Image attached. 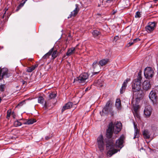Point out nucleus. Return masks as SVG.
Instances as JSON below:
<instances>
[{
    "label": "nucleus",
    "mask_w": 158,
    "mask_h": 158,
    "mask_svg": "<svg viewBox=\"0 0 158 158\" xmlns=\"http://www.w3.org/2000/svg\"><path fill=\"white\" fill-rule=\"evenodd\" d=\"M124 136H121L116 141L115 145L112 141L109 140L106 142V148L109 151L107 153V156L111 157L113 155L117 153L118 151H119L120 150L117 149L115 148H119L121 149L123 146Z\"/></svg>",
    "instance_id": "1"
},
{
    "label": "nucleus",
    "mask_w": 158,
    "mask_h": 158,
    "mask_svg": "<svg viewBox=\"0 0 158 158\" xmlns=\"http://www.w3.org/2000/svg\"><path fill=\"white\" fill-rule=\"evenodd\" d=\"M141 77L139 75L133 81V84L132 85L133 91L134 94H137L136 98H140L142 97L143 91L140 90L141 86Z\"/></svg>",
    "instance_id": "2"
},
{
    "label": "nucleus",
    "mask_w": 158,
    "mask_h": 158,
    "mask_svg": "<svg viewBox=\"0 0 158 158\" xmlns=\"http://www.w3.org/2000/svg\"><path fill=\"white\" fill-rule=\"evenodd\" d=\"M113 102L110 100H108L102 110V112H100L101 116L104 114L108 115L110 114L112 116L114 115V111L112 108Z\"/></svg>",
    "instance_id": "3"
},
{
    "label": "nucleus",
    "mask_w": 158,
    "mask_h": 158,
    "mask_svg": "<svg viewBox=\"0 0 158 158\" xmlns=\"http://www.w3.org/2000/svg\"><path fill=\"white\" fill-rule=\"evenodd\" d=\"M88 75L86 73H84L81 74L78 77L74 79V82L83 83L85 82L86 80L88 77Z\"/></svg>",
    "instance_id": "4"
},
{
    "label": "nucleus",
    "mask_w": 158,
    "mask_h": 158,
    "mask_svg": "<svg viewBox=\"0 0 158 158\" xmlns=\"http://www.w3.org/2000/svg\"><path fill=\"white\" fill-rule=\"evenodd\" d=\"M98 145L101 152H102L104 149L105 142L104 138L102 135H100L97 139Z\"/></svg>",
    "instance_id": "5"
},
{
    "label": "nucleus",
    "mask_w": 158,
    "mask_h": 158,
    "mask_svg": "<svg viewBox=\"0 0 158 158\" xmlns=\"http://www.w3.org/2000/svg\"><path fill=\"white\" fill-rule=\"evenodd\" d=\"M154 74L152 69L148 67L146 68L144 71V75L146 78L149 79L152 77Z\"/></svg>",
    "instance_id": "6"
},
{
    "label": "nucleus",
    "mask_w": 158,
    "mask_h": 158,
    "mask_svg": "<svg viewBox=\"0 0 158 158\" xmlns=\"http://www.w3.org/2000/svg\"><path fill=\"white\" fill-rule=\"evenodd\" d=\"M122 124L120 122H117L114 125L113 124L112 129L115 134H118L122 128Z\"/></svg>",
    "instance_id": "7"
},
{
    "label": "nucleus",
    "mask_w": 158,
    "mask_h": 158,
    "mask_svg": "<svg viewBox=\"0 0 158 158\" xmlns=\"http://www.w3.org/2000/svg\"><path fill=\"white\" fill-rule=\"evenodd\" d=\"M113 123L111 122L109 125L108 129L107 130L106 132V136L108 138H111L113 132L114 131L112 129Z\"/></svg>",
    "instance_id": "8"
},
{
    "label": "nucleus",
    "mask_w": 158,
    "mask_h": 158,
    "mask_svg": "<svg viewBox=\"0 0 158 158\" xmlns=\"http://www.w3.org/2000/svg\"><path fill=\"white\" fill-rule=\"evenodd\" d=\"M152 111V109L149 105L146 106L144 110V113L146 117L148 118L151 115Z\"/></svg>",
    "instance_id": "9"
},
{
    "label": "nucleus",
    "mask_w": 158,
    "mask_h": 158,
    "mask_svg": "<svg viewBox=\"0 0 158 158\" xmlns=\"http://www.w3.org/2000/svg\"><path fill=\"white\" fill-rule=\"evenodd\" d=\"M156 27V23L155 22H150L148 25L145 27L146 31L148 33L152 31Z\"/></svg>",
    "instance_id": "10"
},
{
    "label": "nucleus",
    "mask_w": 158,
    "mask_h": 158,
    "mask_svg": "<svg viewBox=\"0 0 158 158\" xmlns=\"http://www.w3.org/2000/svg\"><path fill=\"white\" fill-rule=\"evenodd\" d=\"M8 70L6 68H3L1 69H0V79L4 77H7Z\"/></svg>",
    "instance_id": "11"
},
{
    "label": "nucleus",
    "mask_w": 158,
    "mask_h": 158,
    "mask_svg": "<svg viewBox=\"0 0 158 158\" xmlns=\"http://www.w3.org/2000/svg\"><path fill=\"white\" fill-rule=\"evenodd\" d=\"M149 97L151 100L153 102V103H155L156 101L157 98L156 91L155 90H152L149 94Z\"/></svg>",
    "instance_id": "12"
},
{
    "label": "nucleus",
    "mask_w": 158,
    "mask_h": 158,
    "mask_svg": "<svg viewBox=\"0 0 158 158\" xmlns=\"http://www.w3.org/2000/svg\"><path fill=\"white\" fill-rule=\"evenodd\" d=\"M130 80V79L129 78H127L124 81L123 84L122 86L120 89V92L121 94H123L125 91L126 87L127 86V83Z\"/></svg>",
    "instance_id": "13"
},
{
    "label": "nucleus",
    "mask_w": 158,
    "mask_h": 158,
    "mask_svg": "<svg viewBox=\"0 0 158 158\" xmlns=\"http://www.w3.org/2000/svg\"><path fill=\"white\" fill-rule=\"evenodd\" d=\"M142 85L143 89L145 90L150 89L151 86L150 82L148 81H145L143 82Z\"/></svg>",
    "instance_id": "14"
},
{
    "label": "nucleus",
    "mask_w": 158,
    "mask_h": 158,
    "mask_svg": "<svg viewBox=\"0 0 158 158\" xmlns=\"http://www.w3.org/2000/svg\"><path fill=\"white\" fill-rule=\"evenodd\" d=\"M76 8L72 12L70 15V17H69L68 18L71 17L72 16H75L78 13L79 10L78 5L77 4L75 5Z\"/></svg>",
    "instance_id": "15"
},
{
    "label": "nucleus",
    "mask_w": 158,
    "mask_h": 158,
    "mask_svg": "<svg viewBox=\"0 0 158 158\" xmlns=\"http://www.w3.org/2000/svg\"><path fill=\"white\" fill-rule=\"evenodd\" d=\"M73 104L71 102H68L63 107L61 110L62 113H63L65 110L70 109L72 106Z\"/></svg>",
    "instance_id": "16"
},
{
    "label": "nucleus",
    "mask_w": 158,
    "mask_h": 158,
    "mask_svg": "<svg viewBox=\"0 0 158 158\" xmlns=\"http://www.w3.org/2000/svg\"><path fill=\"white\" fill-rule=\"evenodd\" d=\"M75 49L76 48L75 47H72L69 48L66 53V55L69 56L74 54L75 52Z\"/></svg>",
    "instance_id": "17"
},
{
    "label": "nucleus",
    "mask_w": 158,
    "mask_h": 158,
    "mask_svg": "<svg viewBox=\"0 0 158 158\" xmlns=\"http://www.w3.org/2000/svg\"><path fill=\"white\" fill-rule=\"evenodd\" d=\"M115 106L118 110L121 109V104L119 99H117L115 102Z\"/></svg>",
    "instance_id": "18"
},
{
    "label": "nucleus",
    "mask_w": 158,
    "mask_h": 158,
    "mask_svg": "<svg viewBox=\"0 0 158 158\" xmlns=\"http://www.w3.org/2000/svg\"><path fill=\"white\" fill-rule=\"evenodd\" d=\"M143 134L145 139H148L150 138V134L148 130H144L143 132Z\"/></svg>",
    "instance_id": "19"
},
{
    "label": "nucleus",
    "mask_w": 158,
    "mask_h": 158,
    "mask_svg": "<svg viewBox=\"0 0 158 158\" xmlns=\"http://www.w3.org/2000/svg\"><path fill=\"white\" fill-rule=\"evenodd\" d=\"M53 49V48H51L47 53L43 56V59H47L48 58L49 56L51 55L52 53Z\"/></svg>",
    "instance_id": "20"
},
{
    "label": "nucleus",
    "mask_w": 158,
    "mask_h": 158,
    "mask_svg": "<svg viewBox=\"0 0 158 158\" xmlns=\"http://www.w3.org/2000/svg\"><path fill=\"white\" fill-rule=\"evenodd\" d=\"M109 61V60L107 59H103L100 61L99 63L100 65L102 66L105 65Z\"/></svg>",
    "instance_id": "21"
},
{
    "label": "nucleus",
    "mask_w": 158,
    "mask_h": 158,
    "mask_svg": "<svg viewBox=\"0 0 158 158\" xmlns=\"http://www.w3.org/2000/svg\"><path fill=\"white\" fill-rule=\"evenodd\" d=\"M38 64H36L34 65H33L30 67H28L27 71L28 72L30 73L34 70L37 67Z\"/></svg>",
    "instance_id": "22"
},
{
    "label": "nucleus",
    "mask_w": 158,
    "mask_h": 158,
    "mask_svg": "<svg viewBox=\"0 0 158 158\" xmlns=\"http://www.w3.org/2000/svg\"><path fill=\"white\" fill-rule=\"evenodd\" d=\"M92 33L94 37L98 38L100 33L98 30H95L92 32Z\"/></svg>",
    "instance_id": "23"
},
{
    "label": "nucleus",
    "mask_w": 158,
    "mask_h": 158,
    "mask_svg": "<svg viewBox=\"0 0 158 158\" xmlns=\"http://www.w3.org/2000/svg\"><path fill=\"white\" fill-rule=\"evenodd\" d=\"M36 122V120L34 119H30L24 123L25 124H32Z\"/></svg>",
    "instance_id": "24"
},
{
    "label": "nucleus",
    "mask_w": 158,
    "mask_h": 158,
    "mask_svg": "<svg viewBox=\"0 0 158 158\" xmlns=\"http://www.w3.org/2000/svg\"><path fill=\"white\" fill-rule=\"evenodd\" d=\"M134 131V136L133 139H135L136 138H138L139 137V130H135Z\"/></svg>",
    "instance_id": "25"
},
{
    "label": "nucleus",
    "mask_w": 158,
    "mask_h": 158,
    "mask_svg": "<svg viewBox=\"0 0 158 158\" xmlns=\"http://www.w3.org/2000/svg\"><path fill=\"white\" fill-rule=\"evenodd\" d=\"M53 53H52V56L53 59H55L58 55V53L56 50H55L52 52Z\"/></svg>",
    "instance_id": "26"
},
{
    "label": "nucleus",
    "mask_w": 158,
    "mask_h": 158,
    "mask_svg": "<svg viewBox=\"0 0 158 158\" xmlns=\"http://www.w3.org/2000/svg\"><path fill=\"white\" fill-rule=\"evenodd\" d=\"M56 96V94L52 93H51L48 96V99L50 100L51 99L54 98Z\"/></svg>",
    "instance_id": "27"
},
{
    "label": "nucleus",
    "mask_w": 158,
    "mask_h": 158,
    "mask_svg": "<svg viewBox=\"0 0 158 158\" xmlns=\"http://www.w3.org/2000/svg\"><path fill=\"white\" fill-rule=\"evenodd\" d=\"M21 125V123L18 120L15 121L14 123V125L15 127L20 126Z\"/></svg>",
    "instance_id": "28"
},
{
    "label": "nucleus",
    "mask_w": 158,
    "mask_h": 158,
    "mask_svg": "<svg viewBox=\"0 0 158 158\" xmlns=\"http://www.w3.org/2000/svg\"><path fill=\"white\" fill-rule=\"evenodd\" d=\"M44 102V98L42 97H40L38 98V102L40 104H43Z\"/></svg>",
    "instance_id": "29"
},
{
    "label": "nucleus",
    "mask_w": 158,
    "mask_h": 158,
    "mask_svg": "<svg viewBox=\"0 0 158 158\" xmlns=\"http://www.w3.org/2000/svg\"><path fill=\"white\" fill-rule=\"evenodd\" d=\"M133 114L135 118H139L140 117L139 115L137 112H133Z\"/></svg>",
    "instance_id": "30"
},
{
    "label": "nucleus",
    "mask_w": 158,
    "mask_h": 158,
    "mask_svg": "<svg viewBox=\"0 0 158 158\" xmlns=\"http://www.w3.org/2000/svg\"><path fill=\"white\" fill-rule=\"evenodd\" d=\"M11 114V110H8L7 111V118L9 119Z\"/></svg>",
    "instance_id": "31"
},
{
    "label": "nucleus",
    "mask_w": 158,
    "mask_h": 158,
    "mask_svg": "<svg viewBox=\"0 0 158 158\" xmlns=\"http://www.w3.org/2000/svg\"><path fill=\"white\" fill-rule=\"evenodd\" d=\"M92 66L93 68L95 69L98 66L97 62L94 61L93 64Z\"/></svg>",
    "instance_id": "32"
},
{
    "label": "nucleus",
    "mask_w": 158,
    "mask_h": 158,
    "mask_svg": "<svg viewBox=\"0 0 158 158\" xmlns=\"http://www.w3.org/2000/svg\"><path fill=\"white\" fill-rule=\"evenodd\" d=\"M140 12L138 11L137 12L135 13V18H139L140 17Z\"/></svg>",
    "instance_id": "33"
},
{
    "label": "nucleus",
    "mask_w": 158,
    "mask_h": 158,
    "mask_svg": "<svg viewBox=\"0 0 158 158\" xmlns=\"http://www.w3.org/2000/svg\"><path fill=\"white\" fill-rule=\"evenodd\" d=\"M25 3V2H24V3H23V4H22V3L20 4L19 5V6H18V7H17V10H16V11H18V10L19 9H20V8L21 7H22V6H23V4H24Z\"/></svg>",
    "instance_id": "34"
},
{
    "label": "nucleus",
    "mask_w": 158,
    "mask_h": 158,
    "mask_svg": "<svg viewBox=\"0 0 158 158\" xmlns=\"http://www.w3.org/2000/svg\"><path fill=\"white\" fill-rule=\"evenodd\" d=\"M134 126L135 130H138L137 128V125L136 124H135V122H134Z\"/></svg>",
    "instance_id": "35"
},
{
    "label": "nucleus",
    "mask_w": 158,
    "mask_h": 158,
    "mask_svg": "<svg viewBox=\"0 0 158 158\" xmlns=\"http://www.w3.org/2000/svg\"><path fill=\"white\" fill-rule=\"evenodd\" d=\"M4 85H1L0 86V90L1 91H3L4 90Z\"/></svg>",
    "instance_id": "36"
},
{
    "label": "nucleus",
    "mask_w": 158,
    "mask_h": 158,
    "mask_svg": "<svg viewBox=\"0 0 158 158\" xmlns=\"http://www.w3.org/2000/svg\"><path fill=\"white\" fill-rule=\"evenodd\" d=\"M99 71L97 72H94L93 73V74L91 76V77H93L94 75L95 74H98V73Z\"/></svg>",
    "instance_id": "37"
},
{
    "label": "nucleus",
    "mask_w": 158,
    "mask_h": 158,
    "mask_svg": "<svg viewBox=\"0 0 158 158\" xmlns=\"http://www.w3.org/2000/svg\"><path fill=\"white\" fill-rule=\"evenodd\" d=\"M140 40V39L139 38H137L135 39H134V41H135V43L139 41Z\"/></svg>",
    "instance_id": "38"
},
{
    "label": "nucleus",
    "mask_w": 158,
    "mask_h": 158,
    "mask_svg": "<svg viewBox=\"0 0 158 158\" xmlns=\"http://www.w3.org/2000/svg\"><path fill=\"white\" fill-rule=\"evenodd\" d=\"M11 114L12 115V116L13 118H15L16 115L15 114L14 112H13L11 113Z\"/></svg>",
    "instance_id": "39"
},
{
    "label": "nucleus",
    "mask_w": 158,
    "mask_h": 158,
    "mask_svg": "<svg viewBox=\"0 0 158 158\" xmlns=\"http://www.w3.org/2000/svg\"><path fill=\"white\" fill-rule=\"evenodd\" d=\"M119 38V37L118 36H116L114 37V40L116 41Z\"/></svg>",
    "instance_id": "40"
},
{
    "label": "nucleus",
    "mask_w": 158,
    "mask_h": 158,
    "mask_svg": "<svg viewBox=\"0 0 158 158\" xmlns=\"http://www.w3.org/2000/svg\"><path fill=\"white\" fill-rule=\"evenodd\" d=\"M44 106L46 108H47V107L48 106V105L47 102H45L44 105Z\"/></svg>",
    "instance_id": "41"
},
{
    "label": "nucleus",
    "mask_w": 158,
    "mask_h": 158,
    "mask_svg": "<svg viewBox=\"0 0 158 158\" xmlns=\"http://www.w3.org/2000/svg\"><path fill=\"white\" fill-rule=\"evenodd\" d=\"M133 44V43L132 42V41H130V42H129L128 44V45H129V46H130L132 45Z\"/></svg>",
    "instance_id": "42"
},
{
    "label": "nucleus",
    "mask_w": 158,
    "mask_h": 158,
    "mask_svg": "<svg viewBox=\"0 0 158 158\" xmlns=\"http://www.w3.org/2000/svg\"><path fill=\"white\" fill-rule=\"evenodd\" d=\"M138 109L136 107L134 108V111L133 112H137Z\"/></svg>",
    "instance_id": "43"
},
{
    "label": "nucleus",
    "mask_w": 158,
    "mask_h": 158,
    "mask_svg": "<svg viewBox=\"0 0 158 158\" xmlns=\"http://www.w3.org/2000/svg\"><path fill=\"white\" fill-rule=\"evenodd\" d=\"M50 138V137L49 136H47L45 137V139L46 140H48Z\"/></svg>",
    "instance_id": "44"
},
{
    "label": "nucleus",
    "mask_w": 158,
    "mask_h": 158,
    "mask_svg": "<svg viewBox=\"0 0 158 158\" xmlns=\"http://www.w3.org/2000/svg\"><path fill=\"white\" fill-rule=\"evenodd\" d=\"M24 103V101H23V102H20L19 104H18L19 106H21L22 104L23 103Z\"/></svg>",
    "instance_id": "45"
},
{
    "label": "nucleus",
    "mask_w": 158,
    "mask_h": 158,
    "mask_svg": "<svg viewBox=\"0 0 158 158\" xmlns=\"http://www.w3.org/2000/svg\"><path fill=\"white\" fill-rule=\"evenodd\" d=\"M111 0H107V1H106V2H111Z\"/></svg>",
    "instance_id": "46"
},
{
    "label": "nucleus",
    "mask_w": 158,
    "mask_h": 158,
    "mask_svg": "<svg viewBox=\"0 0 158 158\" xmlns=\"http://www.w3.org/2000/svg\"><path fill=\"white\" fill-rule=\"evenodd\" d=\"M131 41H132L133 43V44H134L135 43V41H134V40H131Z\"/></svg>",
    "instance_id": "47"
},
{
    "label": "nucleus",
    "mask_w": 158,
    "mask_h": 158,
    "mask_svg": "<svg viewBox=\"0 0 158 158\" xmlns=\"http://www.w3.org/2000/svg\"><path fill=\"white\" fill-rule=\"evenodd\" d=\"M141 150H145L143 148H140V150L141 151Z\"/></svg>",
    "instance_id": "48"
},
{
    "label": "nucleus",
    "mask_w": 158,
    "mask_h": 158,
    "mask_svg": "<svg viewBox=\"0 0 158 158\" xmlns=\"http://www.w3.org/2000/svg\"><path fill=\"white\" fill-rule=\"evenodd\" d=\"M155 127H152V129L153 130H155Z\"/></svg>",
    "instance_id": "49"
},
{
    "label": "nucleus",
    "mask_w": 158,
    "mask_h": 158,
    "mask_svg": "<svg viewBox=\"0 0 158 158\" xmlns=\"http://www.w3.org/2000/svg\"><path fill=\"white\" fill-rule=\"evenodd\" d=\"M6 11H5V13H4V14L3 15V17H2L3 18H4V15L6 14Z\"/></svg>",
    "instance_id": "50"
},
{
    "label": "nucleus",
    "mask_w": 158,
    "mask_h": 158,
    "mask_svg": "<svg viewBox=\"0 0 158 158\" xmlns=\"http://www.w3.org/2000/svg\"><path fill=\"white\" fill-rule=\"evenodd\" d=\"M100 80H98V82H97V83H99V82H100Z\"/></svg>",
    "instance_id": "51"
},
{
    "label": "nucleus",
    "mask_w": 158,
    "mask_h": 158,
    "mask_svg": "<svg viewBox=\"0 0 158 158\" xmlns=\"http://www.w3.org/2000/svg\"><path fill=\"white\" fill-rule=\"evenodd\" d=\"M88 90V88H86L85 89V91Z\"/></svg>",
    "instance_id": "52"
},
{
    "label": "nucleus",
    "mask_w": 158,
    "mask_h": 158,
    "mask_svg": "<svg viewBox=\"0 0 158 158\" xmlns=\"http://www.w3.org/2000/svg\"><path fill=\"white\" fill-rule=\"evenodd\" d=\"M158 0H154V1H158Z\"/></svg>",
    "instance_id": "53"
},
{
    "label": "nucleus",
    "mask_w": 158,
    "mask_h": 158,
    "mask_svg": "<svg viewBox=\"0 0 158 158\" xmlns=\"http://www.w3.org/2000/svg\"><path fill=\"white\" fill-rule=\"evenodd\" d=\"M100 85V86H102V85Z\"/></svg>",
    "instance_id": "54"
}]
</instances>
